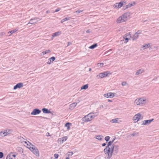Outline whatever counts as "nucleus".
Segmentation results:
<instances>
[{
    "label": "nucleus",
    "instance_id": "nucleus-50",
    "mask_svg": "<svg viewBox=\"0 0 159 159\" xmlns=\"http://www.w3.org/2000/svg\"><path fill=\"white\" fill-rule=\"evenodd\" d=\"M67 44H68V45H67V46H68L69 45L71 44L72 43L70 42H68L67 43Z\"/></svg>",
    "mask_w": 159,
    "mask_h": 159
},
{
    "label": "nucleus",
    "instance_id": "nucleus-2",
    "mask_svg": "<svg viewBox=\"0 0 159 159\" xmlns=\"http://www.w3.org/2000/svg\"><path fill=\"white\" fill-rule=\"evenodd\" d=\"M130 16V13L127 12L120 16L117 20L116 22L118 23H120L127 21Z\"/></svg>",
    "mask_w": 159,
    "mask_h": 159
},
{
    "label": "nucleus",
    "instance_id": "nucleus-24",
    "mask_svg": "<svg viewBox=\"0 0 159 159\" xmlns=\"http://www.w3.org/2000/svg\"><path fill=\"white\" fill-rule=\"evenodd\" d=\"M16 150L20 153H22L23 152V149L20 147H18L16 148Z\"/></svg>",
    "mask_w": 159,
    "mask_h": 159
},
{
    "label": "nucleus",
    "instance_id": "nucleus-27",
    "mask_svg": "<svg viewBox=\"0 0 159 159\" xmlns=\"http://www.w3.org/2000/svg\"><path fill=\"white\" fill-rule=\"evenodd\" d=\"M97 46V44L96 43H94L92 45H91L89 47V48L90 49H93Z\"/></svg>",
    "mask_w": 159,
    "mask_h": 159
},
{
    "label": "nucleus",
    "instance_id": "nucleus-18",
    "mask_svg": "<svg viewBox=\"0 0 159 159\" xmlns=\"http://www.w3.org/2000/svg\"><path fill=\"white\" fill-rule=\"evenodd\" d=\"M61 34V31H58L55 32L52 34V37L54 38L56 36H58L60 35Z\"/></svg>",
    "mask_w": 159,
    "mask_h": 159
},
{
    "label": "nucleus",
    "instance_id": "nucleus-32",
    "mask_svg": "<svg viewBox=\"0 0 159 159\" xmlns=\"http://www.w3.org/2000/svg\"><path fill=\"white\" fill-rule=\"evenodd\" d=\"M103 136L102 135H97L96 138L99 140H101L102 139V138Z\"/></svg>",
    "mask_w": 159,
    "mask_h": 159
},
{
    "label": "nucleus",
    "instance_id": "nucleus-40",
    "mask_svg": "<svg viewBox=\"0 0 159 159\" xmlns=\"http://www.w3.org/2000/svg\"><path fill=\"white\" fill-rule=\"evenodd\" d=\"M73 153L72 152H68L67 153V155L69 156H71L73 154Z\"/></svg>",
    "mask_w": 159,
    "mask_h": 159
},
{
    "label": "nucleus",
    "instance_id": "nucleus-45",
    "mask_svg": "<svg viewBox=\"0 0 159 159\" xmlns=\"http://www.w3.org/2000/svg\"><path fill=\"white\" fill-rule=\"evenodd\" d=\"M82 11H83V10H77V11H76L75 12L78 14H79L80 13L82 12Z\"/></svg>",
    "mask_w": 159,
    "mask_h": 159
},
{
    "label": "nucleus",
    "instance_id": "nucleus-25",
    "mask_svg": "<svg viewBox=\"0 0 159 159\" xmlns=\"http://www.w3.org/2000/svg\"><path fill=\"white\" fill-rule=\"evenodd\" d=\"M139 37V35L137 34L136 33L135 34L133 35L132 37V39L133 40H135L137 39Z\"/></svg>",
    "mask_w": 159,
    "mask_h": 159
},
{
    "label": "nucleus",
    "instance_id": "nucleus-15",
    "mask_svg": "<svg viewBox=\"0 0 159 159\" xmlns=\"http://www.w3.org/2000/svg\"><path fill=\"white\" fill-rule=\"evenodd\" d=\"M23 86V83H20L17 84L13 88V89L15 90L17 88H20Z\"/></svg>",
    "mask_w": 159,
    "mask_h": 159
},
{
    "label": "nucleus",
    "instance_id": "nucleus-33",
    "mask_svg": "<svg viewBox=\"0 0 159 159\" xmlns=\"http://www.w3.org/2000/svg\"><path fill=\"white\" fill-rule=\"evenodd\" d=\"M110 121L113 123H117L118 122V119L115 118L111 120Z\"/></svg>",
    "mask_w": 159,
    "mask_h": 159
},
{
    "label": "nucleus",
    "instance_id": "nucleus-9",
    "mask_svg": "<svg viewBox=\"0 0 159 159\" xmlns=\"http://www.w3.org/2000/svg\"><path fill=\"white\" fill-rule=\"evenodd\" d=\"M39 19V18L38 17H35L34 18H32L30 20V21L27 25L28 24H35L38 22V20H37Z\"/></svg>",
    "mask_w": 159,
    "mask_h": 159
},
{
    "label": "nucleus",
    "instance_id": "nucleus-56",
    "mask_svg": "<svg viewBox=\"0 0 159 159\" xmlns=\"http://www.w3.org/2000/svg\"><path fill=\"white\" fill-rule=\"evenodd\" d=\"M91 69L90 68L89 69V71H91Z\"/></svg>",
    "mask_w": 159,
    "mask_h": 159
},
{
    "label": "nucleus",
    "instance_id": "nucleus-31",
    "mask_svg": "<svg viewBox=\"0 0 159 159\" xmlns=\"http://www.w3.org/2000/svg\"><path fill=\"white\" fill-rule=\"evenodd\" d=\"M77 103L76 102H74L71 104L70 105V107H75L77 105Z\"/></svg>",
    "mask_w": 159,
    "mask_h": 159
},
{
    "label": "nucleus",
    "instance_id": "nucleus-20",
    "mask_svg": "<svg viewBox=\"0 0 159 159\" xmlns=\"http://www.w3.org/2000/svg\"><path fill=\"white\" fill-rule=\"evenodd\" d=\"M55 59V57H52L49 59V61L47 62L48 64H50L51 62H52Z\"/></svg>",
    "mask_w": 159,
    "mask_h": 159
},
{
    "label": "nucleus",
    "instance_id": "nucleus-29",
    "mask_svg": "<svg viewBox=\"0 0 159 159\" xmlns=\"http://www.w3.org/2000/svg\"><path fill=\"white\" fill-rule=\"evenodd\" d=\"M17 30H16V29L11 30L10 31H9L8 32V34H9V35H10L11 34H13Z\"/></svg>",
    "mask_w": 159,
    "mask_h": 159
},
{
    "label": "nucleus",
    "instance_id": "nucleus-21",
    "mask_svg": "<svg viewBox=\"0 0 159 159\" xmlns=\"http://www.w3.org/2000/svg\"><path fill=\"white\" fill-rule=\"evenodd\" d=\"M71 17H67L66 18H65L63 19H62L61 21V23H62L63 22L69 20Z\"/></svg>",
    "mask_w": 159,
    "mask_h": 159
},
{
    "label": "nucleus",
    "instance_id": "nucleus-26",
    "mask_svg": "<svg viewBox=\"0 0 159 159\" xmlns=\"http://www.w3.org/2000/svg\"><path fill=\"white\" fill-rule=\"evenodd\" d=\"M88 88V84H86L82 86L81 87V89L82 90L84 89L85 90L87 89Z\"/></svg>",
    "mask_w": 159,
    "mask_h": 159
},
{
    "label": "nucleus",
    "instance_id": "nucleus-63",
    "mask_svg": "<svg viewBox=\"0 0 159 159\" xmlns=\"http://www.w3.org/2000/svg\"><path fill=\"white\" fill-rule=\"evenodd\" d=\"M35 21L34 20H33V21Z\"/></svg>",
    "mask_w": 159,
    "mask_h": 159
},
{
    "label": "nucleus",
    "instance_id": "nucleus-5",
    "mask_svg": "<svg viewBox=\"0 0 159 159\" xmlns=\"http://www.w3.org/2000/svg\"><path fill=\"white\" fill-rule=\"evenodd\" d=\"M111 147H108L106 146L105 148L104 149V152L105 154H107L108 155L107 158H110L111 157H110L111 154Z\"/></svg>",
    "mask_w": 159,
    "mask_h": 159
},
{
    "label": "nucleus",
    "instance_id": "nucleus-38",
    "mask_svg": "<svg viewBox=\"0 0 159 159\" xmlns=\"http://www.w3.org/2000/svg\"><path fill=\"white\" fill-rule=\"evenodd\" d=\"M112 51V49H110L107 51L105 53V54H107V55H109L111 53H110V52Z\"/></svg>",
    "mask_w": 159,
    "mask_h": 159
},
{
    "label": "nucleus",
    "instance_id": "nucleus-60",
    "mask_svg": "<svg viewBox=\"0 0 159 159\" xmlns=\"http://www.w3.org/2000/svg\"><path fill=\"white\" fill-rule=\"evenodd\" d=\"M25 143H27V142H25Z\"/></svg>",
    "mask_w": 159,
    "mask_h": 159
},
{
    "label": "nucleus",
    "instance_id": "nucleus-35",
    "mask_svg": "<svg viewBox=\"0 0 159 159\" xmlns=\"http://www.w3.org/2000/svg\"><path fill=\"white\" fill-rule=\"evenodd\" d=\"M138 134V133L135 131L131 135L133 136H137Z\"/></svg>",
    "mask_w": 159,
    "mask_h": 159
},
{
    "label": "nucleus",
    "instance_id": "nucleus-17",
    "mask_svg": "<svg viewBox=\"0 0 159 159\" xmlns=\"http://www.w3.org/2000/svg\"><path fill=\"white\" fill-rule=\"evenodd\" d=\"M42 111H43V113L45 114H48L51 113V112L47 108H43L42 109Z\"/></svg>",
    "mask_w": 159,
    "mask_h": 159
},
{
    "label": "nucleus",
    "instance_id": "nucleus-44",
    "mask_svg": "<svg viewBox=\"0 0 159 159\" xmlns=\"http://www.w3.org/2000/svg\"><path fill=\"white\" fill-rule=\"evenodd\" d=\"M55 158L57 159L58 158V157L59 156V155L58 154H54V156Z\"/></svg>",
    "mask_w": 159,
    "mask_h": 159
},
{
    "label": "nucleus",
    "instance_id": "nucleus-11",
    "mask_svg": "<svg viewBox=\"0 0 159 159\" xmlns=\"http://www.w3.org/2000/svg\"><path fill=\"white\" fill-rule=\"evenodd\" d=\"M41 112V111L39 109L35 108L33 110V111L31 112V115H36L40 114Z\"/></svg>",
    "mask_w": 159,
    "mask_h": 159
},
{
    "label": "nucleus",
    "instance_id": "nucleus-3",
    "mask_svg": "<svg viewBox=\"0 0 159 159\" xmlns=\"http://www.w3.org/2000/svg\"><path fill=\"white\" fill-rule=\"evenodd\" d=\"M111 154L110 155V157H112V154L113 153L114 155H116L118 152L119 146L118 145H114V144L112 145L111 147Z\"/></svg>",
    "mask_w": 159,
    "mask_h": 159
},
{
    "label": "nucleus",
    "instance_id": "nucleus-6",
    "mask_svg": "<svg viewBox=\"0 0 159 159\" xmlns=\"http://www.w3.org/2000/svg\"><path fill=\"white\" fill-rule=\"evenodd\" d=\"M29 148L37 156H39V152L37 148L30 147Z\"/></svg>",
    "mask_w": 159,
    "mask_h": 159
},
{
    "label": "nucleus",
    "instance_id": "nucleus-14",
    "mask_svg": "<svg viewBox=\"0 0 159 159\" xmlns=\"http://www.w3.org/2000/svg\"><path fill=\"white\" fill-rule=\"evenodd\" d=\"M67 139V138L66 136H65L62 137L61 138H59L57 140V141L58 143L60 142V143H62L66 141Z\"/></svg>",
    "mask_w": 159,
    "mask_h": 159
},
{
    "label": "nucleus",
    "instance_id": "nucleus-13",
    "mask_svg": "<svg viewBox=\"0 0 159 159\" xmlns=\"http://www.w3.org/2000/svg\"><path fill=\"white\" fill-rule=\"evenodd\" d=\"M123 5V3L121 2L116 3L114 5V7L116 8H119L122 7Z\"/></svg>",
    "mask_w": 159,
    "mask_h": 159
},
{
    "label": "nucleus",
    "instance_id": "nucleus-58",
    "mask_svg": "<svg viewBox=\"0 0 159 159\" xmlns=\"http://www.w3.org/2000/svg\"><path fill=\"white\" fill-rule=\"evenodd\" d=\"M125 7H125V6H124V7H123V9H124V8H125Z\"/></svg>",
    "mask_w": 159,
    "mask_h": 159
},
{
    "label": "nucleus",
    "instance_id": "nucleus-61",
    "mask_svg": "<svg viewBox=\"0 0 159 159\" xmlns=\"http://www.w3.org/2000/svg\"><path fill=\"white\" fill-rule=\"evenodd\" d=\"M27 145H28V146H29V145H28V144H27Z\"/></svg>",
    "mask_w": 159,
    "mask_h": 159
},
{
    "label": "nucleus",
    "instance_id": "nucleus-8",
    "mask_svg": "<svg viewBox=\"0 0 159 159\" xmlns=\"http://www.w3.org/2000/svg\"><path fill=\"white\" fill-rule=\"evenodd\" d=\"M131 37V36L130 32L125 34L123 37L124 39L126 41V42H125V43H127V42H128L129 40L130 39Z\"/></svg>",
    "mask_w": 159,
    "mask_h": 159
},
{
    "label": "nucleus",
    "instance_id": "nucleus-41",
    "mask_svg": "<svg viewBox=\"0 0 159 159\" xmlns=\"http://www.w3.org/2000/svg\"><path fill=\"white\" fill-rule=\"evenodd\" d=\"M110 139V137L109 136H106L105 138V140L107 141V142Z\"/></svg>",
    "mask_w": 159,
    "mask_h": 159
},
{
    "label": "nucleus",
    "instance_id": "nucleus-48",
    "mask_svg": "<svg viewBox=\"0 0 159 159\" xmlns=\"http://www.w3.org/2000/svg\"><path fill=\"white\" fill-rule=\"evenodd\" d=\"M141 31L140 30H138L136 33L137 34H139L141 33Z\"/></svg>",
    "mask_w": 159,
    "mask_h": 159
},
{
    "label": "nucleus",
    "instance_id": "nucleus-37",
    "mask_svg": "<svg viewBox=\"0 0 159 159\" xmlns=\"http://www.w3.org/2000/svg\"><path fill=\"white\" fill-rule=\"evenodd\" d=\"M150 46V45L149 43H148L145 45H143V47L144 48H148Z\"/></svg>",
    "mask_w": 159,
    "mask_h": 159
},
{
    "label": "nucleus",
    "instance_id": "nucleus-57",
    "mask_svg": "<svg viewBox=\"0 0 159 159\" xmlns=\"http://www.w3.org/2000/svg\"><path fill=\"white\" fill-rule=\"evenodd\" d=\"M66 159H69V157H67L66 158Z\"/></svg>",
    "mask_w": 159,
    "mask_h": 159
},
{
    "label": "nucleus",
    "instance_id": "nucleus-10",
    "mask_svg": "<svg viewBox=\"0 0 159 159\" xmlns=\"http://www.w3.org/2000/svg\"><path fill=\"white\" fill-rule=\"evenodd\" d=\"M141 115L140 113H138L136 114L133 117V119L135 122L138 121L140 118Z\"/></svg>",
    "mask_w": 159,
    "mask_h": 159
},
{
    "label": "nucleus",
    "instance_id": "nucleus-52",
    "mask_svg": "<svg viewBox=\"0 0 159 159\" xmlns=\"http://www.w3.org/2000/svg\"><path fill=\"white\" fill-rule=\"evenodd\" d=\"M90 32V30H87V31H86V32H87V33H89Z\"/></svg>",
    "mask_w": 159,
    "mask_h": 159
},
{
    "label": "nucleus",
    "instance_id": "nucleus-16",
    "mask_svg": "<svg viewBox=\"0 0 159 159\" xmlns=\"http://www.w3.org/2000/svg\"><path fill=\"white\" fill-rule=\"evenodd\" d=\"M153 120V119H152L151 120H144L143 121L142 124L143 125H147V124H149Z\"/></svg>",
    "mask_w": 159,
    "mask_h": 159
},
{
    "label": "nucleus",
    "instance_id": "nucleus-54",
    "mask_svg": "<svg viewBox=\"0 0 159 159\" xmlns=\"http://www.w3.org/2000/svg\"><path fill=\"white\" fill-rule=\"evenodd\" d=\"M2 134H3V132H2V131L0 132V135H2Z\"/></svg>",
    "mask_w": 159,
    "mask_h": 159
},
{
    "label": "nucleus",
    "instance_id": "nucleus-64",
    "mask_svg": "<svg viewBox=\"0 0 159 159\" xmlns=\"http://www.w3.org/2000/svg\"><path fill=\"white\" fill-rule=\"evenodd\" d=\"M28 142H29V143H30L29 142V141H28Z\"/></svg>",
    "mask_w": 159,
    "mask_h": 159
},
{
    "label": "nucleus",
    "instance_id": "nucleus-53",
    "mask_svg": "<svg viewBox=\"0 0 159 159\" xmlns=\"http://www.w3.org/2000/svg\"><path fill=\"white\" fill-rule=\"evenodd\" d=\"M50 12V11H49V10H48V11H46V13H49Z\"/></svg>",
    "mask_w": 159,
    "mask_h": 159
},
{
    "label": "nucleus",
    "instance_id": "nucleus-30",
    "mask_svg": "<svg viewBox=\"0 0 159 159\" xmlns=\"http://www.w3.org/2000/svg\"><path fill=\"white\" fill-rule=\"evenodd\" d=\"M133 6V5L132 4V3H129V4H128V5H126L125 6L126 7H125V8H124V10H125V9H126L127 8Z\"/></svg>",
    "mask_w": 159,
    "mask_h": 159
},
{
    "label": "nucleus",
    "instance_id": "nucleus-46",
    "mask_svg": "<svg viewBox=\"0 0 159 159\" xmlns=\"http://www.w3.org/2000/svg\"><path fill=\"white\" fill-rule=\"evenodd\" d=\"M3 156V154L2 152H0V158H2Z\"/></svg>",
    "mask_w": 159,
    "mask_h": 159
},
{
    "label": "nucleus",
    "instance_id": "nucleus-1",
    "mask_svg": "<svg viewBox=\"0 0 159 159\" xmlns=\"http://www.w3.org/2000/svg\"><path fill=\"white\" fill-rule=\"evenodd\" d=\"M98 114V112H92L84 117L82 118L83 120L85 122L89 121L96 116Z\"/></svg>",
    "mask_w": 159,
    "mask_h": 159
},
{
    "label": "nucleus",
    "instance_id": "nucleus-43",
    "mask_svg": "<svg viewBox=\"0 0 159 159\" xmlns=\"http://www.w3.org/2000/svg\"><path fill=\"white\" fill-rule=\"evenodd\" d=\"M6 159H14L13 158H12L10 156H9V155H8L6 157Z\"/></svg>",
    "mask_w": 159,
    "mask_h": 159
},
{
    "label": "nucleus",
    "instance_id": "nucleus-47",
    "mask_svg": "<svg viewBox=\"0 0 159 159\" xmlns=\"http://www.w3.org/2000/svg\"><path fill=\"white\" fill-rule=\"evenodd\" d=\"M61 10V8H58L56 9L55 10V11L54 12H57Z\"/></svg>",
    "mask_w": 159,
    "mask_h": 159
},
{
    "label": "nucleus",
    "instance_id": "nucleus-4",
    "mask_svg": "<svg viewBox=\"0 0 159 159\" xmlns=\"http://www.w3.org/2000/svg\"><path fill=\"white\" fill-rule=\"evenodd\" d=\"M146 100L143 98H137L135 100L134 103L137 105L142 106L145 104L146 103Z\"/></svg>",
    "mask_w": 159,
    "mask_h": 159
},
{
    "label": "nucleus",
    "instance_id": "nucleus-39",
    "mask_svg": "<svg viewBox=\"0 0 159 159\" xmlns=\"http://www.w3.org/2000/svg\"><path fill=\"white\" fill-rule=\"evenodd\" d=\"M3 134L4 135V136L7 135L9 134V133H8L6 131V130L4 131V132H3Z\"/></svg>",
    "mask_w": 159,
    "mask_h": 159
},
{
    "label": "nucleus",
    "instance_id": "nucleus-19",
    "mask_svg": "<svg viewBox=\"0 0 159 159\" xmlns=\"http://www.w3.org/2000/svg\"><path fill=\"white\" fill-rule=\"evenodd\" d=\"M144 72V70L142 69H141L137 70L136 73L135 75H139Z\"/></svg>",
    "mask_w": 159,
    "mask_h": 159
},
{
    "label": "nucleus",
    "instance_id": "nucleus-28",
    "mask_svg": "<svg viewBox=\"0 0 159 159\" xmlns=\"http://www.w3.org/2000/svg\"><path fill=\"white\" fill-rule=\"evenodd\" d=\"M115 139H113L111 141H110L108 142V143L107 144V146H108V147H111V145L112 144V143L113 142Z\"/></svg>",
    "mask_w": 159,
    "mask_h": 159
},
{
    "label": "nucleus",
    "instance_id": "nucleus-51",
    "mask_svg": "<svg viewBox=\"0 0 159 159\" xmlns=\"http://www.w3.org/2000/svg\"><path fill=\"white\" fill-rule=\"evenodd\" d=\"M106 145V143H103L102 144V147L105 146Z\"/></svg>",
    "mask_w": 159,
    "mask_h": 159
},
{
    "label": "nucleus",
    "instance_id": "nucleus-34",
    "mask_svg": "<svg viewBox=\"0 0 159 159\" xmlns=\"http://www.w3.org/2000/svg\"><path fill=\"white\" fill-rule=\"evenodd\" d=\"M50 52V51L48 49V50H46L43 52H42V53H43V55H44V54H46L48 53H49Z\"/></svg>",
    "mask_w": 159,
    "mask_h": 159
},
{
    "label": "nucleus",
    "instance_id": "nucleus-36",
    "mask_svg": "<svg viewBox=\"0 0 159 159\" xmlns=\"http://www.w3.org/2000/svg\"><path fill=\"white\" fill-rule=\"evenodd\" d=\"M104 63H99L97 64V66L98 67H102L103 66Z\"/></svg>",
    "mask_w": 159,
    "mask_h": 159
},
{
    "label": "nucleus",
    "instance_id": "nucleus-22",
    "mask_svg": "<svg viewBox=\"0 0 159 159\" xmlns=\"http://www.w3.org/2000/svg\"><path fill=\"white\" fill-rule=\"evenodd\" d=\"M16 153H13V152H11L9 155H8L9 156H10L12 158H13L14 159H16Z\"/></svg>",
    "mask_w": 159,
    "mask_h": 159
},
{
    "label": "nucleus",
    "instance_id": "nucleus-59",
    "mask_svg": "<svg viewBox=\"0 0 159 159\" xmlns=\"http://www.w3.org/2000/svg\"><path fill=\"white\" fill-rule=\"evenodd\" d=\"M47 134H49V133H48L46 135H47V136H48V135H47Z\"/></svg>",
    "mask_w": 159,
    "mask_h": 159
},
{
    "label": "nucleus",
    "instance_id": "nucleus-23",
    "mask_svg": "<svg viewBox=\"0 0 159 159\" xmlns=\"http://www.w3.org/2000/svg\"><path fill=\"white\" fill-rule=\"evenodd\" d=\"M70 125H71V124L67 122L65 125V126L67 127V130H69L70 129Z\"/></svg>",
    "mask_w": 159,
    "mask_h": 159
},
{
    "label": "nucleus",
    "instance_id": "nucleus-55",
    "mask_svg": "<svg viewBox=\"0 0 159 159\" xmlns=\"http://www.w3.org/2000/svg\"><path fill=\"white\" fill-rule=\"evenodd\" d=\"M108 102H112V101L111 100H109V99L108 100Z\"/></svg>",
    "mask_w": 159,
    "mask_h": 159
},
{
    "label": "nucleus",
    "instance_id": "nucleus-7",
    "mask_svg": "<svg viewBox=\"0 0 159 159\" xmlns=\"http://www.w3.org/2000/svg\"><path fill=\"white\" fill-rule=\"evenodd\" d=\"M108 71H106L104 72L101 73L99 74L96 76L97 78L98 79L102 78L105 77L107 76L108 74Z\"/></svg>",
    "mask_w": 159,
    "mask_h": 159
},
{
    "label": "nucleus",
    "instance_id": "nucleus-62",
    "mask_svg": "<svg viewBox=\"0 0 159 159\" xmlns=\"http://www.w3.org/2000/svg\"><path fill=\"white\" fill-rule=\"evenodd\" d=\"M41 19H39V20H41Z\"/></svg>",
    "mask_w": 159,
    "mask_h": 159
},
{
    "label": "nucleus",
    "instance_id": "nucleus-42",
    "mask_svg": "<svg viewBox=\"0 0 159 159\" xmlns=\"http://www.w3.org/2000/svg\"><path fill=\"white\" fill-rule=\"evenodd\" d=\"M6 131H7L8 133H9V134H10L12 131V130L10 129H6Z\"/></svg>",
    "mask_w": 159,
    "mask_h": 159
},
{
    "label": "nucleus",
    "instance_id": "nucleus-12",
    "mask_svg": "<svg viewBox=\"0 0 159 159\" xmlns=\"http://www.w3.org/2000/svg\"><path fill=\"white\" fill-rule=\"evenodd\" d=\"M115 93H108L104 94V96L107 98H113L114 96Z\"/></svg>",
    "mask_w": 159,
    "mask_h": 159
},
{
    "label": "nucleus",
    "instance_id": "nucleus-49",
    "mask_svg": "<svg viewBox=\"0 0 159 159\" xmlns=\"http://www.w3.org/2000/svg\"><path fill=\"white\" fill-rule=\"evenodd\" d=\"M126 83L125 82H123L122 83V85H123V86H125V85H126Z\"/></svg>",
    "mask_w": 159,
    "mask_h": 159
}]
</instances>
